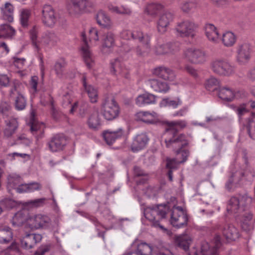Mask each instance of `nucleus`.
<instances>
[{"mask_svg":"<svg viewBox=\"0 0 255 255\" xmlns=\"http://www.w3.org/2000/svg\"><path fill=\"white\" fill-rule=\"evenodd\" d=\"M252 201V198L247 195H239L231 197L227 206L228 212L240 215L242 228L246 232L253 229V215L250 211L243 212L246 211Z\"/></svg>","mask_w":255,"mask_h":255,"instance_id":"obj_1","label":"nucleus"},{"mask_svg":"<svg viewBox=\"0 0 255 255\" xmlns=\"http://www.w3.org/2000/svg\"><path fill=\"white\" fill-rule=\"evenodd\" d=\"M164 141L168 148H171L175 151V154L182 156L180 163L185 162L190 154L189 150L183 149V148L188 144V141L185 134L181 133L177 134L176 131L170 129L164 134Z\"/></svg>","mask_w":255,"mask_h":255,"instance_id":"obj_2","label":"nucleus"},{"mask_svg":"<svg viewBox=\"0 0 255 255\" xmlns=\"http://www.w3.org/2000/svg\"><path fill=\"white\" fill-rule=\"evenodd\" d=\"M212 72L221 77H230L236 73V66L227 59L217 58L213 59L210 63Z\"/></svg>","mask_w":255,"mask_h":255,"instance_id":"obj_3","label":"nucleus"},{"mask_svg":"<svg viewBox=\"0 0 255 255\" xmlns=\"http://www.w3.org/2000/svg\"><path fill=\"white\" fill-rule=\"evenodd\" d=\"M168 207L166 206L159 205L153 207H147L144 211V215L153 226L159 227L162 229L160 221L166 218Z\"/></svg>","mask_w":255,"mask_h":255,"instance_id":"obj_4","label":"nucleus"},{"mask_svg":"<svg viewBox=\"0 0 255 255\" xmlns=\"http://www.w3.org/2000/svg\"><path fill=\"white\" fill-rule=\"evenodd\" d=\"M101 112L105 119L111 121L118 117L120 108L113 97H108L105 98L102 102Z\"/></svg>","mask_w":255,"mask_h":255,"instance_id":"obj_5","label":"nucleus"},{"mask_svg":"<svg viewBox=\"0 0 255 255\" xmlns=\"http://www.w3.org/2000/svg\"><path fill=\"white\" fill-rule=\"evenodd\" d=\"M188 221L187 215L182 207L174 206L170 215V222L176 228H181L187 226Z\"/></svg>","mask_w":255,"mask_h":255,"instance_id":"obj_6","label":"nucleus"},{"mask_svg":"<svg viewBox=\"0 0 255 255\" xmlns=\"http://www.w3.org/2000/svg\"><path fill=\"white\" fill-rule=\"evenodd\" d=\"M93 7V2L89 0H71L68 10L70 14L77 15L88 12Z\"/></svg>","mask_w":255,"mask_h":255,"instance_id":"obj_7","label":"nucleus"},{"mask_svg":"<svg viewBox=\"0 0 255 255\" xmlns=\"http://www.w3.org/2000/svg\"><path fill=\"white\" fill-rule=\"evenodd\" d=\"M197 27L194 22L186 20L178 22L175 26L174 31L176 35L181 37H193Z\"/></svg>","mask_w":255,"mask_h":255,"instance_id":"obj_8","label":"nucleus"},{"mask_svg":"<svg viewBox=\"0 0 255 255\" xmlns=\"http://www.w3.org/2000/svg\"><path fill=\"white\" fill-rule=\"evenodd\" d=\"M215 229L221 231L223 236L228 242L235 241L240 237L239 230L233 224H218L215 225Z\"/></svg>","mask_w":255,"mask_h":255,"instance_id":"obj_9","label":"nucleus"},{"mask_svg":"<svg viewBox=\"0 0 255 255\" xmlns=\"http://www.w3.org/2000/svg\"><path fill=\"white\" fill-rule=\"evenodd\" d=\"M184 57L193 64H202L206 61L207 56L204 51L195 48H189L184 51Z\"/></svg>","mask_w":255,"mask_h":255,"instance_id":"obj_10","label":"nucleus"},{"mask_svg":"<svg viewBox=\"0 0 255 255\" xmlns=\"http://www.w3.org/2000/svg\"><path fill=\"white\" fill-rule=\"evenodd\" d=\"M251 48L249 44L244 43L239 45L237 49V62L242 65L247 64L251 58Z\"/></svg>","mask_w":255,"mask_h":255,"instance_id":"obj_11","label":"nucleus"},{"mask_svg":"<svg viewBox=\"0 0 255 255\" xmlns=\"http://www.w3.org/2000/svg\"><path fill=\"white\" fill-rule=\"evenodd\" d=\"M57 20V15L50 5H44L42 10V21L44 25L48 27H52Z\"/></svg>","mask_w":255,"mask_h":255,"instance_id":"obj_12","label":"nucleus"},{"mask_svg":"<svg viewBox=\"0 0 255 255\" xmlns=\"http://www.w3.org/2000/svg\"><path fill=\"white\" fill-rule=\"evenodd\" d=\"M50 222L47 216L37 214L30 216L27 219V224L32 230H37L43 228Z\"/></svg>","mask_w":255,"mask_h":255,"instance_id":"obj_13","label":"nucleus"},{"mask_svg":"<svg viewBox=\"0 0 255 255\" xmlns=\"http://www.w3.org/2000/svg\"><path fill=\"white\" fill-rule=\"evenodd\" d=\"M174 15L169 11L161 14L157 22V29L158 32L163 34L166 32L170 23L173 20Z\"/></svg>","mask_w":255,"mask_h":255,"instance_id":"obj_14","label":"nucleus"},{"mask_svg":"<svg viewBox=\"0 0 255 255\" xmlns=\"http://www.w3.org/2000/svg\"><path fill=\"white\" fill-rule=\"evenodd\" d=\"M110 71L113 75L126 79H128L129 76L128 70L125 68L118 58L111 61Z\"/></svg>","mask_w":255,"mask_h":255,"instance_id":"obj_15","label":"nucleus"},{"mask_svg":"<svg viewBox=\"0 0 255 255\" xmlns=\"http://www.w3.org/2000/svg\"><path fill=\"white\" fill-rule=\"evenodd\" d=\"M48 147L52 152H58L62 150L66 145V139L61 134H56L53 136L48 143Z\"/></svg>","mask_w":255,"mask_h":255,"instance_id":"obj_16","label":"nucleus"},{"mask_svg":"<svg viewBox=\"0 0 255 255\" xmlns=\"http://www.w3.org/2000/svg\"><path fill=\"white\" fill-rule=\"evenodd\" d=\"M101 41L102 52L109 53L116 45L115 35L111 31L107 32L103 34Z\"/></svg>","mask_w":255,"mask_h":255,"instance_id":"obj_17","label":"nucleus"},{"mask_svg":"<svg viewBox=\"0 0 255 255\" xmlns=\"http://www.w3.org/2000/svg\"><path fill=\"white\" fill-rule=\"evenodd\" d=\"M135 118L136 121L147 124H154L158 121V114L154 111H140L135 114Z\"/></svg>","mask_w":255,"mask_h":255,"instance_id":"obj_18","label":"nucleus"},{"mask_svg":"<svg viewBox=\"0 0 255 255\" xmlns=\"http://www.w3.org/2000/svg\"><path fill=\"white\" fill-rule=\"evenodd\" d=\"M58 41L59 38L55 33L47 31L42 34L38 42L41 48L49 47L55 45Z\"/></svg>","mask_w":255,"mask_h":255,"instance_id":"obj_19","label":"nucleus"},{"mask_svg":"<svg viewBox=\"0 0 255 255\" xmlns=\"http://www.w3.org/2000/svg\"><path fill=\"white\" fill-rule=\"evenodd\" d=\"M42 239V236L40 234H27L21 241V245L22 248L25 249H30Z\"/></svg>","mask_w":255,"mask_h":255,"instance_id":"obj_20","label":"nucleus"},{"mask_svg":"<svg viewBox=\"0 0 255 255\" xmlns=\"http://www.w3.org/2000/svg\"><path fill=\"white\" fill-rule=\"evenodd\" d=\"M153 73L165 80L173 81L175 78L174 72L169 68L165 67H159L154 69Z\"/></svg>","mask_w":255,"mask_h":255,"instance_id":"obj_21","label":"nucleus"},{"mask_svg":"<svg viewBox=\"0 0 255 255\" xmlns=\"http://www.w3.org/2000/svg\"><path fill=\"white\" fill-rule=\"evenodd\" d=\"M82 40L85 43V45L82 48V55L84 60L88 68H91L94 65V60L92 54L88 46V42L86 38L85 33H82Z\"/></svg>","mask_w":255,"mask_h":255,"instance_id":"obj_22","label":"nucleus"},{"mask_svg":"<svg viewBox=\"0 0 255 255\" xmlns=\"http://www.w3.org/2000/svg\"><path fill=\"white\" fill-rule=\"evenodd\" d=\"M96 19L97 23L103 28L111 29L113 26L111 18L106 12L102 10L98 11L96 15Z\"/></svg>","mask_w":255,"mask_h":255,"instance_id":"obj_23","label":"nucleus"},{"mask_svg":"<svg viewBox=\"0 0 255 255\" xmlns=\"http://www.w3.org/2000/svg\"><path fill=\"white\" fill-rule=\"evenodd\" d=\"M147 83L153 90L157 92L165 93L170 89V87L166 82L158 79H150L148 81Z\"/></svg>","mask_w":255,"mask_h":255,"instance_id":"obj_24","label":"nucleus"},{"mask_svg":"<svg viewBox=\"0 0 255 255\" xmlns=\"http://www.w3.org/2000/svg\"><path fill=\"white\" fill-rule=\"evenodd\" d=\"M220 245V238H216V246L210 248L208 243H203L201 246V250L199 254H196V255H219L217 252V249Z\"/></svg>","mask_w":255,"mask_h":255,"instance_id":"obj_25","label":"nucleus"},{"mask_svg":"<svg viewBox=\"0 0 255 255\" xmlns=\"http://www.w3.org/2000/svg\"><path fill=\"white\" fill-rule=\"evenodd\" d=\"M124 134V131L122 128H119L116 131H110L109 130L104 131L103 133V137L106 143L111 145L117 139L121 137Z\"/></svg>","mask_w":255,"mask_h":255,"instance_id":"obj_26","label":"nucleus"},{"mask_svg":"<svg viewBox=\"0 0 255 255\" xmlns=\"http://www.w3.org/2000/svg\"><path fill=\"white\" fill-rule=\"evenodd\" d=\"M148 139L145 134L141 133L136 135L131 146L132 150L133 151H137L142 149L146 145Z\"/></svg>","mask_w":255,"mask_h":255,"instance_id":"obj_27","label":"nucleus"},{"mask_svg":"<svg viewBox=\"0 0 255 255\" xmlns=\"http://www.w3.org/2000/svg\"><path fill=\"white\" fill-rule=\"evenodd\" d=\"M156 102L155 96L150 93H144L139 95L135 100L136 104L139 106L153 104Z\"/></svg>","mask_w":255,"mask_h":255,"instance_id":"obj_28","label":"nucleus"},{"mask_svg":"<svg viewBox=\"0 0 255 255\" xmlns=\"http://www.w3.org/2000/svg\"><path fill=\"white\" fill-rule=\"evenodd\" d=\"M2 17L3 19L11 22L13 20L14 8L13 5L9 2H6L0 8Z\"/></svg>","mask_w":255,"mask_h":255,"instance_id":"obj_29","label":"nucleus"},{"mask_svg":"<svg viewBox=\"0 0 255 255\" xmlns=\"http://www.w3.org/2000/svg\"><path fill=\"white\" fill-rule=\"evenodd\" d=\"M83 85L88 94L91 103H95L98 101V94L97 90L91 85H88L86 82V78L85 76L82 78Z\"/></svg>","mask_w":255,"mask_h":255,"instance_id":"obj_30","label":"nucleus"},{"mask_svg":"<svg viewBox=\"0 0 255 255\" xmlns=\"http://www.w3.org/2000/svg\"><path fill=\"white\" fill-rule=\"evenodd\" d=\"M206 35L209 40L217 43L219 40V33L216 27L210 23L206 24L205 27Z\"/></svg>","mask_w":255,"mask_h":255,"instance_id":"obj_31","label":"nucleus"},{"mask_svg":"<svg viewBox=\"0 0 255 255\" xmlns=\"http://www.w3.org/2000/svg\"><path fill=\"white\" fill-rule=\"evenodd\" d=\"M218 96L224 101L231 102L235 99V92L228 87H223L219 89Z\"/></svg>","mask_w":255,"mask_h":255,"instance_id":"obj_32","label":"nucleus"},{"mask_svg":"<svg viewBox=\"0 0 255 255\" xmlns=\"http://www.w3.org/2000/svg\"><path fill=\"white\" fill-rule=\"evenodd\" d=\"M241 181V173L232 174L225 184L226 189L229 192L234 191L240 185Z\"/></svg>","mask_w":255,"mask_h":255,"instance_id":"obj_33","label":"nucleus"},{"mask_svg":"<svg viewBox=\"0 0 255 255\" xmlns=\"http://www.w3.org/2000/svg\"><path fill=\"white\" fill-rule=\"evenodd\" d=\"M6 128L4 130V134L5 136H11L15 131L18 127V123L14 118H10L5 121Z\"/></svg>","mask_w":255,"mask_h":255,"instance_id":"obj_34","label":"nucleus"},{"mask_svg":"<svg viewBox=\"0 0 255 255\" xmlns=\"http://www.w3.org/2000/svg\"><path fill=\"white\" fill-rule=\"evenodd\" d=\"M132 39L137 40L142 45L150 44L151 35L147 33H143L140 30H136L133 31Z\"/></svg>","mask_w":255,"mask_h":255,"instance_id":"obj_35","label":"nucleus"},{"mask_svg":"<svg viewBox=\"0 0 255 255\" xmlns=\"http://www.w3.org/2000/svg\"><path fill=\"white\" fill-rule=\"evenodd\" d=\"M175 243L178 247L187 252L192 243V239L188 235L180 236L176 238Z\"/></svg>","mask_w":255,"mask_h":255,"instance_id":"obj_36","label":"nucleus"},{"mask_svg":"<svg viewBox=\"0 0 255 255\" xmlns=\"http://www.w3.org/2000/svg\"><path fill=\"white\" fill-rule=\"evenodd\" d=\"M166 168L168 169L167 172V175L169 180L172 181V170L176 169L178 168V165L180 163L179 160H177L176 158H170L167 157L166 159Z\"/></svg>","mask_w":255,"mask_h":255,"instance_id":"obj_37","label":"nucleus"},{"mask_svg":"<svg viewBox=\"0 0 255 255\" xmlns=\"http://www.w3.org/2000/svg\"><path fill=\"white\" fill-rule=\"evenodd\" d=\"M87 124L90 129L94 130H98L101 125L99 114L94 113L91 115L88 119Z\"/></svg>","mask_w":255,"mask_h":255,"instance_id":"obj_38","label":"nucleus"},{"mask_svg":"<svg viewBox=\"0 0 255 255\" xmlns=\"http://www.w3.org/2000/svg\"><path fill=\"white\" fill-rule=\"evenodd\" d=\"M135 251L139 255H153L152 249L147 244L144 242H141L135 244Z\"/></svg>","mask_w":255,"mask_h":255,"instance_id":"obj_39","label":"nucleus"},{"mask_svg":"<svg viewBox=\"0 0 255 255\" xmlns=\"http://www.w3.org/2000/svg\"><path fill=\"white\" fill-rule=\"evenodd\" d=\"M13 238L12 230L9 227L0 229V243L7 244L10 242Z\"/></svg>","mask_w":255,"mask_h":255,"instance_id":"obj_40","label":"nucleus"},{"mask_svg":"<svg viewBox=\"0 0 255 255\" xmlns=\"http://www.w3.org/2000/svg\"><path fill=\"white\" fill-rule=\"evenodd\" d=\"M21 183V178L16 175H9L7 177V189L9 193L12 189L16 190Z\"/></svg>","mask_w":255,"mask_h":255,"instance_id":"obj_41","label":"nucleus"},{"mask_svg":"<svg viewBox=\"0 0 255 255\" xmlns=\"http://www.w3.org/2000/svg\"><path fill=\"white\" fill-rule=\"evenodd\" d=\"M150 44H144L138 45L136 46L133 51L138 57H143L148 55L150 52Z\"/></svg>","mask_w":255,"mask_h":255,"instance_id":"obj_42","label":"nucleus"},{"mask_svg":"<svg viewBox=\"0 0 255 255\" xmlns=\"http://www.w3.org/2000/svg\"><path fill=\"white\" fill-rule=\"evenodd\" d=\"M26 212L20 210L15 214L12 219V223L15 226H21L26 220Z\"/></svg>","mask_w":255,"mask_h":255,"instance_id":"obj_43","label":"nucleus"},{"mask_svg":"<svg viewBox=\"0 0 255 255\" xmlns=\"http://www.w3.org/2000/svg\"><path fill=\"white\" fill-rule=\"evenodd\" d=\"M39 32V27L37 26H33L29 30L30 37L32 41V44L37 51L41 49L38 41L37 40V35Z\"/></svg>","mask_w":255,"mask_h":255,"instance_id":"obj_44","label":"nucleus"},{"mask_svg":"<svg viewBox=\"0 0 255 255\" xmlns=\"http://www.w3.org/2000/svg\"><path fill=\"white\" fill-rule=\"evenodd\" d=\"M67 62L63 58L58 59L55 64L54 70L57 77L62 78L64 72L65 67L67 65Z\"/></svg>","mask_w":255,"mask_h":255,"instance_id":"obj_45","label":"nucleus"},{"mask_svg":"<svg viewBox=\"0 0 255 255\" xmlns=\"http://www.w3.org/2000/svg\"><path fill=\"white\" fill-rule=\"evenodd\" d=\"M31 16V11L28 9H21L19 11V20L23 27H27L29 25V19Z\"/></svg>","mask_w":255,"mask_h":255,"instance_id":"obj_46","label":"nucleus"},{"mask_svg":"<svg viewBox=\"0 0 255 255\" xmlns=\"http://www.w3.org/2000/svg\"><path fill=\"white\" fill-rule=\"evenodd\" d=\"M43 124H39L38 123H33L30 126V130L32 134L35 135L36 138L38 139L42 136L43 133Z\"/></svg>","mask_w":255,"mask_h":255,"instance_id":"obj_47","label":"nucleus"},{"mask_svg":"<svg viewBox=\"0 0 255 255\" xmlns=\"http://www.w3.org/2000/svg\"><path fill=\"white\" fill-rule=\"evenodd\" d=\"M162 8L163 6L160 4L152 3L147 5L145 12L148 15L154 17Z\"/></svg>","mask_w":255,"mask_h":255,"instance_id":"obj_48","label":"nucleus"},{"mask_svg":"<svg viewBox=\"0 0 255 255\" xmlns=\"http://www.w3.org/2000/svg\"><path fill=\"white\" fill-rule=\"evenodd\" d=\"M197 6V4L195 1L184 0L181 3L180 7L183 12L188 13L195 9Z\"/></svg>","mask_w":255,"mask_h":255,"instance_id":"obj_49","label":"nucleus"},{"mask_svg":"<svg viewBox=\"0 0 255 255\" xmlns=\"http://www.w3.org/2000/svg\"><path fill=\"white\" fill-rule=\"evenodd\" d=\"M15 33L14 28L10 25L3 24L0 26V35L1 36L11 37L14 35Z\"/></svg>","mask_w":255,"mask_h":255,"instance_id":"obj_50","label":"nucleus"},{"mask_svg":"<svg viewBox=\"0 0 255 255\" xmlns=\"http://www.w3.org/2000/svg\"><path fill=\"white\" fill-rule=\"evenodd\" d=\"M222 42L227 47L232 46L236 42V37L233 33L227 32L223 35Z\"/></svg>","mask_w":255,"mask_h":255,"instance_id":"obj_51","label":"nucleus"},{"mask_svg":"<svg viewBox=\"0 0 255 255\" xmlns=\"http://www.w3.org/2000/svg\"><path fill=\"white\" fill-rule=\"evenodd\" d=\"M167 125L168 128H166L164 134L167 132V130L170 129H173L176 131V133L179 134L177 132V130L175 129V127H179L181 128H185L187 126V123L184 120H180L177 121L169 122L167 123Z\"/></svg>","mask_w":255,"mask_h":255,"instance_id":"obj_52","label":"nucleus"},{"mask_svg":"<svg viewBox=\"0 0 255 255\" xmlns=\"http://www.w3.org/2000/svg\"><path fill=\"white\" fill-rule=\"evenodd\" d=\"M245 128L249 136L253 139H255V121L252 119H248Z\"/></svg>","mask_w":255,"mask_h":255,"instance_id":"obj_53","label":"nucleus"},{"mask_svg":"<svg viewBox=\"0 0 255 255\" xmlns=\"http://www.w3.org/2000/svg\"><path fill=\"white\" fill-rule=\"evenodd\" d=\"M26 105V101L22 94H19L16 97L14 106L17 110L21 111L25 109Z\"/></svg>","mask_w":255,"mask_h":255,"instance_id":"obj_54","label":"nucleus"},{"mask_svg":"<svg viewBox=\"0 0 255 255\" xmlns=\"http://www.w3.org/2000/svg\"><path fill=\"white\" fill-rule=\"evenodd\" d=\"M219 84L218 79L214 77H211L207 80L205 83L206 89L209 91H214L217 88Z\"/></svg>","mask_w":255,"mask_h":255,"instance_id":"obj_55","label":"nucleus"},{"mask_svg":"<svg viewBox=\"0 0 255 255\" xmlns=\"http://www.w3.org/2000/svg\"><path fill=\"white\" fill-rule=\"evenodd\" d=\"M169 48L168 44H157L155 46L154 51L156 55H163L169 53Z\"/></svg>","mask_w":255,"mask_h":255,"instance_id":"obj_56","label":"nucleus"},{"mask_svg":"<svg viewBox=\"0 0 255 255\" xmlns=\"http://www.w3.org/2000/svg\"><path fill=\"white\" fill-rule=\"evenodd\" d=\"M21 86V84L18 82L14 83L9 91V96L11 98H14L15 96L16 97L18 96L19 94H21L20 93Z\"/></svg>","mask_w":255,"mask_h":255,"instance_id":"obj_57","label":"nucleus"},{"mask_svg":"<svg viewBox=\"0 0 255 255\" xmlns=\"http://www.w3.org/2000/svg\"><path fill=\"white\" fill-rule=\"evenodd\" d=\"M133 174L136 177H144L143 181L141 183H144L148 179V174L144 171L141 168L138 166H134L133 168Z\"/></svg>","mask_w":255,"mask_h":255,"instance_id":"obj_58","label":"nucleus"},{"mask_svg":"<svg viewBox=\"0 0 255 255\" xmlns=\"http://www.w3.org/2000/svg\"><path fill=\"white\" fill-rule=\"evenodd\" d=\"M15 203L14 201L10 198H4L0 200V206L6 209H11L14 207Z\"/></svg>","mask_w":255,"mask_h":255,"instance_id":"obj_59","label":"nucleus"},{"mask_svg":"<svg viewBox=\"0 0 255 255\" xmlns=\"http://www.w3.org/2000/svg\"><path fill=\"white\" fill-rule=\"evenodd\" d=\"M89 37L90 42H96L99 41L98 30L96 28H91L89 32Z\"/></svg>","mask_w":255,"mask_h":255,"instance_id":"obj_60","label":"nucleus"},{"mask_svg":"<svg viewBox=\"0 0 255 255\" xmlns=\"http://www.w3.org/2000/svg\"><path fill=\"white\" fill-rule=\"evenodd\" d=\"M41 185L38 182H31L27 184V192H33L41 190Z\"/></svg>","mask_w":255,"mask_h":255,"instance_id":"obj_61","label":"nucleus"},{"mask_svg":"<svg viewBox=\"0 0 255 255\" xmlns=\"http://www.w3.org/2000/svg\"><path fill=\"white\" fill-rule=\"evenodd\" d=\"M46 198H42L28 201L26 204L33 207H38L44 205Z\"/></svg>","mask_w":255,"mask_h":255,"instance_id":"obj_62","label":"nucleus"},{"mask_svg":"<svg viewBox=\"0 0 255 255\" xmlns=\"http://www.w3.org/2000/svg\"><path fill=\"white\" fill-rule=\"evenodd\" d=\"M10 109L11 106L8 103L2 102L0 104V113L2 114L7 115Z\"/></svg>","mask_w":255,"mask_h":255,"instance_id":"obj_63","label":"nucleus"},{"mask_svg":"<svg viewBox=\"0 0 255 255\" xmlns=\"http://www.w3.org/2000/svg\"><path fill=\"white\" fill-rule=\"evenodd\" d=\"M236 112L239 117H241L245 113L248 112L246 105L245 104L240 105L239 107L236 108Z\"/></svg>","mask_w":255,"mask_h":255,"instance_id":"obj_64","label":"nucleus"}]
</instances>
